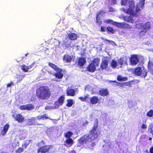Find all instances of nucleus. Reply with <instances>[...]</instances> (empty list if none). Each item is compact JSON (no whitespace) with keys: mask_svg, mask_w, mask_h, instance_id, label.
<instances>
[{"mask_svg":"<svg viewBox=\"0 0 153 153\" xmlns=\"http://www.w3.org/2000/svg\"><path fill=\"white\" fill-rule=\"evenodd\" d=\"M66 93L67 96H74L75 94V91L74 89L70 88L66 90Z\"/></svg>","mask_w":153,"mask_h":153,"instance_id":"20","label":"nucleus"},{"mask_svg":"<svg viewBox=\"0 0 153 153\" xmlns=\"http://www.w3.org/2000/svg\"><path fill=\"white\" fill-rule=\"evenodd\" d=\"M107 32L108 34H114L115 33V31L113 28L111 27L108 26L106 28Z\"/></svg>","mask_w":153,"mask_h":153,"instance_id":"28","label":"nucleus"},{"mask_svg":"<svg viewBox=\"0 0 153 153\" xmlns=\"http://www.w3.org/2000/svg\"><path fill=\"white\" fill-rule=\"evenodd\" d=\"M37 125H42V124H37Z\"/></svg>","mask_w":153,"mask_h":153,"instance_id":"60","label":"nucleus"},{"mask_svg":"<svg viewBox=\"0 0 153 153\" xmlns=\"http://www.w3.org/2000/svg\"><path fill=\"white\" fill-rule=\"evenodd\" d=\"M79 99H80L82 101H84V98L83 97H80L79 98Z\"/></svg>","mask_w":153,"mask_h":153,"instance_id":"52","label":"nucleus"},{"mask_svg":"<svg viewBox=\"0 0 153 153\" xmlns=\"http://www.w3.org/2000/svg\"><path fill=\"white\" fill-rule=\"evenodd\" d=\"M73 135V132L71 131H68L64 134V136L67 138H71L70 137Z\"/></svg>","mask_w":153,"mask_h":153,"instance_id":"30","label":"nucleus"},{"mask_svg":"<svg viewBox=\"0 0 153 153\" xmlns=\"http://www.w3.org/2000/svg\"><path fill=\"white\" fill-rule=\"evenodd\" d=\"M30 65L27 66V67L28 68V70L30 69H31L32 67V65Z\"/></svg>","mask_w":153,"mask_h":153,"instance_id":"53","label":"nucleus"},{"mask_svg":"<svg viewBox=\"0 0 153 153\" xmlns=\"http://www.w3.org/2000/svg\"><path fill=\"white\" fill-rule=\"evenodd\" d=\"M124 83V84H125L126 83Z\"/></svg>","mask_w":153,"mask_h":153,"instance_id":"64","label":"nucleus"},{"mask_svg":"<svg viewBox=\"0 0 153 153\" xmlns=\"http://www.w3.org/2000/svg\"><path fill=\"white\" fill-rule=\"evenodd\" d=\"M149 152L150 153H153V146H152L150 148Z\"/></svg>","mask_w":153,"mask_h":153,"instance_id":"48","label":"nucleus"},{"mask_svg":"<svg viewBox=\"0 0 153 153\" xmlns=\"http://www.w3.org/2000/svg\"><path fill=\"white\" fill-rule=\"evenodd\" d=\"M80 146V145L79 146Z\"/></svg>","mask_w":153,"mask_h":153,"instance_id":"63","label":"nucleus"},{"mask_svg":"<svg viewBox=\"0 0 153 153\" xmlns=\"http://www.w3.org/2000/svg\"><path fill=\"white\" fill-rule=\"evenodd\" d=\"M123 58H120L119 59H118L117 60V64L118 65H120V67H122V65L123 64L124 62V60Z\"/></svg>","mask_w":153,"mask_h":153,"instance_id":"31","label":"nucleus"},{"mask_svg":"<svg viewBox=\"0 0 153 153\" xmlns=\"http://www.w3.org/2000/svg\"><path fill=\"white\" fill-rule=\"evenodd\" d=\"M24 58H25V57H24V56L22 57V59H23Z\"/></svg>","mask_w":153,"mask_h":153,"instance_id":"61","label":"nucleus"},{"mask_svg":"<svg viewBox=\"0 0 153 153\" xmlns=\"http://www.w3.org/2000/svg\"><path fill=\"white\" fill-rule=\"evenodd\" d=\"M111 66L113 68H116L118 66L117 62L114 60H112L111 63Z\"/></svg>","mask_w":153,"mask_h":153,"instance_id":"33","label":"nucleus"},{"mask_svg":"<svg viewBox=\"0 0 153 153\" xmlns=\"http://www.w3.org/2000/svg\"><path fill=\"white\" fill-rule=\"evenodd\" d=\"M69 39L71 40H75L77 39V34L74 33H71L68 34Z\"/></svg>","mask_w":153,"mask_h":153,"instance_id":"21","label":"nucleus"},{"mask_svg":"<svg viewBox=\"0 0 153 153\" xmlns=\"http://www.w3.org/2000/svg\"><path fill=\"white\" fill-rule=\"evenodd\" d=\"M31 140H26L24 141V143L22 144V147L24 149H26L30 144Z\"/></svg>","mask_w":153,"mask_h":153,"instance_id":"25","label":"nucleus"},{"mask_svg":"<svg viewBox=\"0 0 153 153\" xmlns=\"http://www.w3.org/2000/svg\"><path fill=\"white\" fill-rule=\"evenodd\" d=\"M145 2V0H140L139 2L136 4L135 11L134 10L135 6L134 0H121V4L122 5L126 6L128 3L129 8L127 10L123 8V11L127 14L137 17L140 15L141 10L144 7Z\"/></svg>","mask_w":153,"mask_h":153,"instance_id":"1","label":"nucleus"},{"mask_svg":"<svg viewBox=\"0 0 153 153\" xmlns=\"http://www.w3.org/2000/svg\"><path fill=\"white\" fill-rule=\"evenodd\" d=\"M20 109L22 110H27L26 104V105H21L19 107Z\"/></svg>","mask_w":153,"mask_h":153,"instance_id":"42","label":"nucleus"},{"mask_svg":"<svg viewBox=\"0 0 153 153\" xmlns=\"http://www.w3.org/2000/svg\"><path fill=\"white\" fill-rule=\"evenodd\" d=\"M99 101V99L97 96H94L90 98V102L92 104H95L98 103Z\"/></svg>","mask_w":153,"mask_h":153,"instance_id":"15","label":"nucleus"},{"mask_svg":"<svg viewBox=\"0 0 153 153\" xmlns=\"http://www.w3.org/2000/svg\"><path fill=\"white\" fill-rule=\"evenodd\" d=\"M88 123V122L87 121H86L85 123H83L82 125L83 126L85 127L86 126V125Z\"/></svg>","mask_w":153,"mask_h":153,"instance_id":"49","label":"nucleus"},{"mask_svg":"<svg viewBox=\"0 0 153 153\" xmlns=\"http://www.w3.org/2000/svg\"><path fill=\"white\" fill-rule=\"evenodd\" d=\"M105 13L104 11L103 10H100L98 14H97L99 15L102 13Z\"/></svg>","mask_w":153,"mask_h":153,"instance_id":"50","label":"nucleus"},{"mask_svg":"<svg viewBox=\"0 0 153 153\" xmlns=\"http://www.w3.org/2000/svg\"><path fill=\"white\" fill-rule=\"evenodd\" d=\"M111 82H117V81L116 80H114V81H111Z\"/></svg>","mask_w":153,"mask_h":153,"instance_id":"57","label":"nucleus"},{"mask_svg":"<svg viewBox=\"0 0 153 153\" xmlns=\"http://www.w3.org/2000/svg\"><path fill=\"white\" fill-rule=\"evenodd\" d=\"M13 85L14 84L13 83V82L11 81L10 83H8L7 85V87H10V86L11 85Z\"/></svg>","mask_w":153,"mask_h":153,"instance_id":"45","label":"nucleus"},{"mask_svg":"<svg viewBox=\"0 0 153 153\" xmlns=\"http://www.w3.org/2000/svg\"><path fill=\"white\" fill-rule=\"evenodd\" d=\"M35 117H32L30 119H29L27 122V125L31 126L35 125Z\"/></svg>","mask_w":153,"mask_h":153,"instance_id":"23","label":"nucleus"},{"mask_svg":"<svg viewBox=\"0 0 153 153\" xmlns=\"http://www.w3.org/2000/svg\"><path fill=\"white\" fill-rule=\"evenodd\" d=\"M151 23L150 22H147L144 24L142 23L137 24L135 25L136 28L138 29H142L139 33L140 36H143L145 35L148 30L150 28Z\"/></svg>","mask_w":153,"mask_h":153,"instance_id":"4","label":"nucleus"},{"mask_svg":"<svg viewBox=\"0 0 153 153\" xmlns=\"http://www.w3.org/2000/svg\"><path fill=\"white\" fill-rule=\"evenodd\" d=\"M65 100V97L64 95L60 97L58 99V101H56L54 104L55 107H58L59 106H61L63 104Z\"/></svg>","mask_w":153,"mask_h":153,"instance_id":"9","label":"nucleus"},{"mask_svg":"<svg viewBox=\"0 0 153 153\" xmlns=\"http://www.w3.org/2000/svg\"><path fill=\"white\" fill-rule=\"evenodd\" d=\"M114 21L111 19H108L105 21V22L107 24L110 23L112 25H114Z\"/></svg>","mask_w":153,"mask_h":153,"instance_id":"41","label":"nucleus"},{"mask_svg":"<svg viewBox=\"0 0 153 153\" xmlns=\"http://www.w3.org/2000/svg\"><path fill=\"white\" fill-rule=\"evenodd\" d=\"M64 44H65V46L67 48H68L71 46V45L70 44H65V42H64Z\"/></svg>","mask_w":153,"mask_h":153,"instance_id":"51","label":"nucleus"},{"mask_svg":"<svg viewBox=\"0 0 153 153\" xmlns=\"http://www.w3.org/2000/svg\"><path fill=\"white\" fill-rule=\"evenodd\" d=\"M146 115L148 117H152L153 116V110L151 109L146 114Z\"/></svg>","mask_w":153,"mask_h":153,"instance_id":"38","label":"nucleus"},{"mask_svg":"<svg viewBox=\"0 0 153 153\" xmlns=\"http://www.w3.org/2000/svg\"><path fill=\"white\" fill-rule=\"evenodd\" d=\"M117 79L119 81H126L128 80L127 77H122L120 75H118L117 77Z\"/></svg>","mask_w":153,"mask_h":153,"instance_id":"27","label":"nucleus"},{"mask_svg":"<svg viewBox=\"0 0 153 153\" xmlns=\"http://www.w3.org/2000/svg\"><path fill=\"white\" fill-rule=\"evenodd\" d=\"M148 69L150 73L153 74V62L149 61L148 63Z\"/></svg>","mask_w":153,"mask_h":153,"instance_id":"19","label":"nucleus"},{"mask_svg":"<svg viewBox=\"0 0 153 153\" xmlns=\"http://www.w3.org/2000/svg\"><path fill=\"white\" fill-rule=\"evenodd\" d=\"M89 95L88 94H87L86 95H85L84 96V101H86V99L89 97Z\"/></svg>","mask_w":153,"mask_h":153,"instance_id":"46","label":"nucleus"},{"mask_svg":"<svg viewBox=\"0 0 153 153\" xmlns=\"http://www.w3.org/2000/svg\"><path fill=\"white\" fill-rule=\"evenodd\" d=\"M36 94L38 98L42 99H48L51 95L49 88L44 86H40L37 89Z\"/></svg>","mask_w":153,"mask_h":153,"instance_id":"3","label":"nucleus"},{"mask_svg":"<svg viewBox=\"0 0 153 153\" xmlns=\"http://www.w3.org/2000/svg\"><path fill=\"white\" fill-rule=\"evenodd\" d=\"M86 59L83 57H79L77 61L78 65L81 67L83 66L86 62Z\"/></svg>","mask_w":153,"mask_h":153,"instance_id":"14","label":"nucleus"},{"mask_svg":"<svg viewBox=\"0 0 153 153\" xmlns=\"http://www.w3.org/2000/svg\"><path fill=\"white\" fill-rule=\"evenodd\" d=\"M21 68L22 70L24 72H27L28 71V68L27 67V66H26L25 65H22Z\"/></svg>","mask_w":153,"mask_h":153,"instance_id":"35","label":"nucleus"},{"mask_svg":"<svg viewBox=\"0 0 153 153\" xmlns=\"http://www.w3.org/2000/svg\"><path fill=\"white\" fill-rule=\"evenodd\" d=\"M98 126V120L96 118L94 120V123L92 129L89 131L88 135H84L79 140V143L80 145H83V143H86L87 142H91L98 138L100 134V131L97 130Z\"/></svg>","mask_w":153,"mask_h":153,"instance_id":"2","label":"nucleus"},{"mask_svg":"<svg viewBox=\"0 0 153 153\" xmlns=\"http://www.w3.org/2000/svg\"><path fill=\"white\" fill-rule=\"evenodd\" d=\"M96 68L95 65L91 63L87 67V70L90 72H93L95 70Z\"/></svg>","mask_w":153,"mask_h":153,"instance_id":"18","label":"nucleus"},{"mask_svg":"<svg viewBox=\"0 0 153 153\" xmlns=\"http://www.w3.org/2000/svg\"><path fill=\"white\" fill-rule=\"evenodd\" d=\"M68 102L66 104V105L68 107H71L72 106L73 104V100L72 99H68L67 100Z\"/></svg>","mask_w":153,"mask_h":153,"instance_id":"34","label":"nucleus"},{"mask_svg":"<svg viewBox=\"0 0 153 153\" xmlns=\"http://www.w3.org/2000/svg\"><path fill=\"white\" fill-rule=\"evenodd\" d=\"M131 16H125L123 17V19L125 21L127 22L133 23H134V20L133 19V17L134 16H133L132 15Z\"/></svg>","mask_w":153,"mask_h":153,"instance_id":"16","label":"nucleus"},{"mask_svg":"<svg viewBox=\"0 0 153 153\" xmlns=\"http://www.w3.org/2000/svg\"><path fill=\"white\" fill-rule=\"evenodd\" d=\"M122 28L131 29L132 28V26L126 23L123 22Z\"/></svg>","mask_w":153,"mask_h":153,"instance_id":"29","label":"nucleus"},{"mask_svg":"<svg viewBox=\"0 0 153 153\" xmlns=\"http://www.w3.org/2000/svg\"><path fill=\"white\" fill-rule=\"evenodd\" d=\"M24 148L23 147H19L16 151V153H21L23 152L24 151Z\"/></svg>","mask_w":153,"mask_h":153,"instance_id":"39","label":"nucleus"},{"mask_svg":"<svg viewBox=\"0 0 153 153\" xmlns=\"http://www.w3.org/2000/svg\"><path fill=\"white\" fill-rule=\"evenodd\" d=\"M48 65L50 67L53 68L55 71H56L59 68L56 65L51 62H48Z\"/></svg>","mask_w":153,"mask_h":153,"instance_id":"26","label":"nucleus"},{"mask_svg":"<svg viewBox=\"0 0 153 153\" xmlns=\"http://www.w3.org/2000/svg\"><path fill=\"white\" fill-rule=\"evenodd\" d=\"M108 61L106 60H103L101 62L100 68L102 70L108 68Z\"/></svg>","mask_w":153,"mask_h":153,"instance_id":"13","label":"nucleus"},{"mask_svg":"<svg viewBox=\"0 0 153 153\" xmlns=\"http://www.w3.org/2000/svg\"><path fill=\"white\" fill-rule=\"evenodd\" d=\"M105 40L106 41H107V42H110V41H109V40H108L107 39H105Z\"/></svg>","mask_w":153,"mask_h":153,"instance_id":"59","label":"nucleus"},{"mask_svg":"<svg viewBox=\"0 0 153 153\" xmlns=\"http://www.w3.org/2000/svg\"><path fill=\"white\" fill-rule=\"evenodd\" d=\"M149 140H152V137H149Z\"/></svg>","mask_w":153,"mask_h":153,"instance_id":"58","label":"nucleus"},{"mask_svg":"<svg viewBox=\"0 0 153 153\" xmlns=\"http://www.w3.org/2000/svg\"><path fill=\"white\" fill-rule=\"evenodd\" d=\"M48 73L51 74H52L53 75V73L51 71H48Z\"/></svg>","mask_w":153,"mask_h":153,"instance_id":"55","label":"nucleus"},{"mask_svg":"<svg viewBox=\"0 0 153 153\" xmlns=\"http://www.w3.org/2000/svg\"><path fill=\"white\" fill-rule=\"evenodd\" d=\"M100 30L102 32H104L105 31V27L101 26V27Z\"/></svg>","mask_w":153,"mask_h":153,"instance_id":"47","label":"nucleus"},{"mask_svg":"<svg viewBox=\"0 0 153 153\" xmlns=\"http://www.w3.org/2000/svg\"><path fill=\"white\" fill-rule=\"evenodd\" d=\"M123 22H114V25L116 26L122 28Z\"/></svg>","mask_w":153,"mask_h":153,"instance_id":"40","label":"nucleus"},{"mask_svg":"<svg viewBox=\"0 0 153 153\" xmlns=\"http://www.w3.org/2000/svg\"><path fill=\"white\" fill-rule=\"evenodd\" d=\"M12 116L18 122L22 123L25 120L24 117L21 114H17L14 113L12 114Z\"/></svg>","mask_w":153,"mask_h":153,"instance_id":"8","label":"nucleus"},{"mask_svg":"<svg viewBox=\"0 0 153 153\" xmlns=\"http://www.w3.org/2000/svg\"><path fill=\"white\" fill-rule=\"evenodd\" d=\"M99 94L103 97L108 95L109 94L108 90L106 89L102 88L99 91Z\"/></svg>","mask_w":153,"mask_h":153,"instance_id":"12","label":"nucleus"},{"mask_svg":"<svg viewBox=\"0 0 153 153\" xmlns=\"http://www.w3.org/2000/svg\"><path fill=\"white\" fill-rule=\"evenodd\" d=\"M112 1L114 3V4H115L116 3V0H112Z\"/></svg>","mask_w":153,"mask_h":153,"instance_id":"56","label":"nucleus"},{"mask_svg":"<svg viewBox=\"0 0 153 153\" xmlns=\"http://www.w3.org/2000/svg\"><path fill=\"white\" fill-rule=\"evenodd\" d=\"M131 65L135 66L139 62V56L137 54H133L131 56L130 58Z\"/></svg>","mask_w":153,"mask_h":153,"instance_id":"7","label":"nucleus"},{"mask_svg":"<svg viewBox=\"0 0 153 153\" xmlns=\"http://www.w3.org/2000/svg\"><path fill=\"white\" fill-rule=\"evenodd\" d=\"M100 62V59L99 58H95L92 61L91 63L93 64L96 67V66L99 65Z\"/></svg>","mask_w":153,"mask_h":153,"instance_id":"24","label":"nucleus"},{"mask_svg":"<svg viewBox=\"0 0 153 153\" xmlns=\"http://www.w3.org/2000/svg\"><path fill=\"white\" fill-rule=\"evenodd\" d=\"M149 129L150 131V133L153 136V125L150 127Z\"/></svg>","mask_w":153,"mask_h":153,"instance_id":"43","label":"nucleus"},{"mask_svg":"<svg viewBox=\"0 0 153 153\" xmlns=\"http://www.w3.org/2000/svg\"><path fill=\"white\" fill-rule=\"evenodd\" d=\"M36 117L37 119L39 120H40L41 119H48V117L47 116V115L46 114H44L40 116H37Z\"/></svg>","mask_w":153,"mask_h":153,"instance_id":"32","label":"nucleus"},{"mask_svg":"<svg viewBox=\"0 0 153 153\" xmlns=\"http://www.w3.org/2000/svg\"><path fill=\"white\" fill-rule=\"evenodd\" d=\"M147 127V126L146 124H143L141 126V128L142 129H146Z\"/></svg>","mask_w":153,"mask_h":153,"instance_id":"44","label":"nucleus"},{"mask_svg":"<svg viewBox=\"0 0 153 153\" xmlns=\"http://www.w3.org/2000/svg\"><path fill=\"white\" fill-rule=\"evenodd\" d=\"M63 59L66 63H70L71 61L72 58L68 54H65L63 57Z\"/></svg>","mask_w":153,"mask_h":153,"instance_id":"17","label":"nucleus"},{"mask_svg":"<svg viewBox=\"0 0 153 153\" xmlns=\"http://www.w3.org/2000/svg\"><path fill=\"white\" fill-rule=\"evenodd\" d=\"M9 126V125L8 124H6L4 126L3 128L1 131V134L3 135L6 134L8 130Z\"/></svg>","mask_w":153,"mask_h":153,"instance_id":"22","label":"nucleus"},{"mask_svg":"<svg viewBox=\"0 0 153 153\" xmlns=\"http://www.w3.org/2000/svg\"><path fill=\"white\" fill-rule=\"evenodd\" d=\"M27 54H26L25 55V56H27Z\"/></svg>","mask_w":153,"mask_h":153,"instance_id":"62","label":"nucleus"},{"mask_svg":"<svg viewBox=\"0 0 153 153\" xmlns=\"http://www.w3.org/2000/svg\"><path fill=\"white\" fill-rule=\"evenodd\" d=\"M62 68H59L56 71L57 72L54 73L53 75L55 76L56 78L58 79H61L63 76V74L62 73Z\"/></svg>","mask_w":153,"mask_h":153,"instance_id":"10","label":"nucleus"},{"mask_svg":"<svg viewBox=\"0 0 153 153\" xmlns=\"http://www.w3.org/2000/svg\"><path fill=\"white\" fill-rule=\"evenodd\" d=\"M27 110H30L34 108V105L31 104H26Z\"/></svg>","mask_w":153,"mask_h":153,"instance_id":"36","label":"nucleus"},{"mask_svg":"<svg viewBox=\"0 0 153 153\" xmlns=\"http://www.w3.org/2000/svg\"><path fill=\"white\" fill-rule=\"evenodd\" d=\"M95 145V143L94 142H92L91 144V146L92 147H94Z\"/></svg>","mask_w":153,"mask_h":153,"instance_id":"54","label":"nucleus"},{"mask_svg":"<svg viewBox=\"0 0 153 153\" xmlns=\"http://www.w3.org/2000/svg\"><path fill=\"white\" fill-rule=\"evenodd\" d=\"M53 148V146L51 145L43 146L38 149L37 153H48Z\"/></svg>","mask_w":153,"mask_h":153,"instance_id":"6","label":"nucleus"},{"mask_svg":"<svg viewBox=\"0 0 153 153\" xmlns=\"http://www.w3.org/2000/svg\"><path fill=\"white\" fill-rule=\"evenodd\" d=\"M74 143V141L71 138H67L64 142V145L68 147L72 146Z\"/></svg>","mask_w":153,"mask_h":153,"instance_id":"11","label":"nucleus"},{"mask_svg":"<svg viewBox=\"0 0 153 153\" xmlns=\"http://www.w3.org/2000/svg\"><path fill=\"white\" fill-rule=\"evenodd\" d=\"M147 73L146 70L143 69L142 70L141 68L140 67H136L134 69V74L142 77H145L147 76Z\"/></svg>","mask_w":153,"mask_h":153,"instance_id":"5","label":"nucleus"},{"mask_svg":"<svg viewBox=\"0 0 153 153\" xmlns=\"http://www.w3.org/2000/svg\"><path fill=\"white\" fill-rule=\"evenodd\" d=\"M99 15L97 14L96 16V22L99 25H100L102 23V21L100 19V17H99Z\"/></svg>","mask_w":153,"mask_h":153,"instance_id":"37","label":"nucleus"}]
</instances>
